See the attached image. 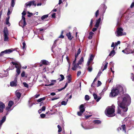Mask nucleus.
I'll return each mask as SVG.
<instances>
[{"label":"nucleus","instance_id":"nucleus-1","mask_svg":"<svg viewBox=\"0 0 134 134\" xmlns=\"http://www.w3.org/2000/svg\"><path fill=\"white\" fill-rule=\"evenodd\" d=\"M118 113L123 116L124 112L128 110L127 107L131 102V98L128 94H123L118 97Z\"/></svg>","mask_w":134,"mask_h":134},{"label":"nucleus","instance_id":"nucleus-2","mask_svg":"<svg viewBox=\"0 0 134 134\" xmlns=\"http://www.w3.org/2000/svg\"><path fill=\"white\" fill-rule=\"evenodd\" d=\"M123 90V88L122 86L120 85H117L115 87L112 89L110 94V96L111 97L116 96L120 93L122 92Z\"/></svg>","mask_w":134,"mask_h":134},{"label":"nucleus","instance_id":"nucleus-3","mask_svg":"<svg viewBox=\"0 0 134 134\" xmlns=\"http://www.w3.org/2000/svg\"><path fill=\"white\" fill-rule=\"evenodd\" d=\"M115 107L113 105L107 107L105 111L106 115L109 117L114 116L115 115Z\"/></svg>","mask_w":134,"mask_h":134},{"label":"nucleus","instance_id":"nucleus-4","mask_svg":"<svg viewBox=\"0 0 134 134\" xmlns=\"http://www.w3.org/2000/svg\"><path fill=\"white\" fill-rule=\"evenodd\" d=\"M14 50V49H6L4 51H2L0 53V57L4 55V54H9L11 53Z\"/></svg>","mask_w":134,"mask_h":134},{"label":"nucleus","instance_id":"nucleus-5","mask_svg":"<svg viewBox=\"0 0 134 134\" xmlns=\"http://www.w3.org/2000/svg\"><path fill=\"white\" fill-rule=\"evenodd\" d=\"M80 111L78 112L77 114L79 116H81L83 112L85 111V109L83 104L81 105L80 107Z\"/></svg>","mask_w":134,"mask_h":134},{"label":"nucleus","instance_id":"nucleus-6","mask_svg":"<svg viewBox=\"0 0 134 134\" xmlns=\"http://www.w3.org/2000/svg\"><path fill=\"white\" fill-rule=\"evenodd\" d=\"M52 52L55 55L58 54L59 53L61 52L60 51H61V49L59 48L56 47H55L54 49H52Z\"/></svg>","mask_w":134,"mask_h":134},{"label":"nucleus","instance_id":"nucleus-7","mask_svg":"<svg viewBox=\"0 0 134 134\" xmlns=\"http://www.w3.org/2000/svg\"><path fill=\"white\" fill-rule=\"evenodd\" d=\"M121 128L122 129V131H124V132L126 133V126L125 125H121V126L120 127H119L117 129V131L119 132L121 130Z\"/></svg>","mask_w":134,"mask_h":134},{"label":"nucleus","instance_id":"nucleus-8","mask_svg":"<svg viewBox=\"0 0 134 134\" xmlns=\"http://www.w3.org/2000/svg\"><path fill=\"white\" fill-rule=\"evenodd\" d=\"M134 52V49H131L130 48H127L125 49V54H129L132 53Z\"/></svg>","mask_w":134,"mask_h":134},{"label":"nucleus","instance_id":"nucleus-9","mask_svg":"<svg viewBox=\"0 0 134 134\" xmlns=\"http://www.w3.org/2000/svg\"><path fill=\"white\" fill-rule=\"evenodd\" d=\"M11 63L13 65L15 66V67L16 69H21V65L18 62H12Z\"/></svg>","mask_w":134,"mask_h":134},{"label":"nucleus","instance_id":"nucleus-10","mask_svg":"<svg viewBox=\"0 0 134 134\" xmlns=\"http://www.w3.org/2000/svg\"><path fill=\"white\" fill-rule=\"evenodd\" d=\"M76 58H75L74 60L73 61L72 63L73 66L72 68V69L73 70H75L77 68V63L76 64Z\"/></svg>","mask_w":134,"mask_h":134},{"label":"nucleus","instance_id":"nucleus-11","mask_svg":"<svg viewBox=\"0 0 134 134\" xmlns=\"http://www.w3.org/2000/svg\"><path fill=\"white\" fill-rule=\"evenodd\" d=\"M111 47H113L114 48H113V50L111 51V52H110V53L109 55V56H110L113 57L115 55V51L114 50V42L112 43L111 44Z\"/></svg>","mask_w":134,"mask_h":134},{"label":"nucleus","instance_id":"nucleus-12","mask_svg":"<svg viewBox=\"0 0 134 134\" xmlns=\"http://www.w3.org/2000/svg\"><path fill=\"white\" fill-rule=\"evenodd\" d=\"M134 126V121L132 120H130L128 121V123L127 126L129 127H133Z\"/></svg>","mask_w":134,"mask_h":134},{"label":"nucleus","instance_id":"nucleus-13","mask_svg":"<svg viewBox=\"0 0 134 134\" xmlns=\"http://www.w3.org/2000/svg\"><path fill=\"white\" fill-rule=\"evenodd\" d=\"M17 78L15 77L14 80L10 82V86L12 87L16 86L17 85Z\"/></svg>","mask_w":134,"mask_h":134},{"label":"nucleus","instance_id":"nucleus-14","mask_svg":"<svg viewBox=\"0 0 134 134\" xmlns=\"http://www.w3.org/2000/svg\"><path fill=\"white\" fill-rule=\"evenodd\" d=\"M94 58V56L92 54H91L90 57V58L89 59L87 62V66H89L90 62L93 60Z\"/></svg>","mask_w":134,"mask_h":134},{"label":"nucleus","instance_id":"nucleus-15","mask_svg":"<svg viewBox=\"0 0 134 134\" xmlns=\"http://www.w3.org/2000/svg\"><path fill=\"white\" fill-rule=\"evenodd\" d=\"M5 107V104L2 102L0 101V113H2L3 111V109Z\"/></svg>","mask_w":134,"mask_h":134},{"label":"nucleus","instance_id":"nucleus-16","mask_svg":"<svg viewBox=\"0 0 134 134\" xmlns=\"http://www.w3.org/2000/svg\"><path fill=\"white\" fill-rule=\"evenodd\" d=\"M22 19L23 20H21L19 23V24L22 23L23 24V26H24L26 25V22L25 18L24 16L22 15Z\"/></svg>","mask_w":134,"mask_h":134},{"label":"nucleus","instance_id":"nucleus-17","mask_svg":"<svg viewBox=\"0 0 134 134\" xmlns=\"http://www.w3.org/2000/svg\"><path fill=\"white\" fill-rule=\"evenodd\" d=\"M101 20V17L99 18L98 19L96 20V23L94 25L95 27H99Z\"/></svg>","mask_w":134,"mask_h":134},{"label":"nucleus","instance_id":"nucleus-18","mask_svg":"<svg viewBox=\"0 0 134 134\" xmlns=\"http://www.w3.org/2000/svg\"><path fill=\"white\" fill-rule=\"evenodd\" d=\"M93 96L94 97V99L95 100H96V101L97 102H99L100 100L101 99V97H100L98 98L97 95L96 94H93Z\"/></svg>","mask_w":134,"mask_h":134},{"label":"nucleus","instance_id":"nucleus-19","mask_svg":"<svg viewBox=\"0 0 134 134\" xmlns=\"http://www.w3.org/2000/svg\"><path fill=\"white\" fill-rule=\"evenodd\" d=\"M82 127L85 130L91 129H93L95 127L94 126H90L88 127H84L82 125Z\"/></svg>","mask_w":134,"mask_h":134},{"label":"nucleus","instance_id":"nucleus-20","mask_svg":"<svg viewBox=\"0 0 134 134\" xmlns=\"http://www.w3.org/2000/svg\"><path fill=\"white\" fill-rule=\"evenodd\" d=\"M10 18V16H9L7 17L6 19L5 20V23L7 25H8V26H10V24L9 23V20Z\"/></svg>","mask_w":134,"mask_h":134},{"label":"nucleus","instance_id":"nucleus-21","mask_svg":"<svg viewBox=\"0 0 134 134\" xmlns=\"http://www.w3.org/2000/svg\"><path fill=\"white\" fill-rule=\"evenodd\" d=\"M116 31L117 34H123V29L121 28H118Z\"/></svg>","mask_w":134,"mask_h":134},{"label":"nucleus","instance_id":"nucleus-22","mask_svg":"<svg viewBox=\"0 0 134 134\" xmlns=\"http://www.w3.org/2000/svg\"><path fill=\"white\" fill-rule=\"evenodd\" d=\"M101 122L99 120H96L93 121V123L94 125L100 124Z\"/></svg>","mask_w":134,"mask_h":134},{"label":"nucleus","instance_id":"nucleus-23","mask_svg":"<svg viewBox=\"0 0 134 134\" xmlns=\"http://www.w3.org/2000/svg\"><path fill=\"white\" fill-rule=\"evenodd\" d=\"M15 94L16 96L18 98L17 99L18 100H19L21 97V94L19 92H17V91H16L15 92Z\"/></svg>","mask_w":134,"mask_h":134},{"label":"nucleus","instance_id":"nucleus-24","mask_svg":"<svg viewBox=\"0 0 134 134\" xmlns=\"http://www.w3.org/2000/svg\"><path fill=\"white\" fill-rule=\"evenodd\" d=\"M68 82V83H70L71 82V75H68L67 76Z\"/></svg>","mask_w":134,"mask_h":134},{"label":"nucleus","instance_id":"nucleus-25","mask_svg":"<svg viewBox=\"0 0 134 134\" xmlns=\"http://www.w3.org/2000/svg\"><path fill=\"white\" fill-rule=\"evenodd\" d=\"M83 61V57H82L81 59H80L78 63H77V66H78L79 65L81 64L82 62Z\"/></svg>","mask_w":134,"mask_h":134},{"label":"nucleus","instance_id":"nucleus-26","mask_svg":"<svg viewBox=\"0 0 134 134\" xmlns=\"http://www.w3.org/2000/svg\"><path fill=\"white\" fill-rule=\"evenodd\" d=\"M35 35H36L40 39L42 40H44L42 34H38V35H37V34H35Z\"/></svg>","mask_w":134,"mask_h":134},{"label":"nucleus","instance_id":"nucleus-27","mask_svg":"<svg viewBox=\"0 0 134 134\" xmlns=\"http://www.w3.org/2000/svg\"><path fill=\"white\" fill-rule=\"evenodd\" d=\"M8 34H4V41H8Z\"/></svg>","mask_w":134,"mask_h":134},{"label":"nucleus","instance_id":"nucleus-28","mask_svg":"<svg viewBox=\"0 0 134 134\" xmlns=\"http://www.w3.org/2000/svg\"><path fill=\"white\" fill-rule=\"evenodd\" d=\"M23 46L22 47V49L24 51L25 50L26 48V45L25 42L24 41L22 43Z\"/></svg>","mask_w":134,"mask_h":134},{"label":"nucleus","instance_id":"nucleus-29","mask_svg":"<svg viewBox=\"0 0 134 134\" xmlns=\"http://www.w3.org/2000/svg\"><path fill=\"white\" fill-rule=\"evenodd\" d=\"M66 36H67V37L68 39L71 40H72V38H73V36H72L71 34H66Z\"/></svg>","mask_w":134,"mask_h":134},{"label":"nucleus","instance_id":"nucleus-30","mask_svg":"<svg viewBox=\"0 0 134 134\" xmlns=\"http://www.w3.org/2000/svg\"><path fill=\"white\" fill-rule=\"evenodd\" d=\"M20 69H16V72H17V74H16V77L20 74L21 72Z\"/></svg>","mask_w":134,"mask_h":134},{"label":"nucleus","instance_id":"nucleus-31","mask_svg":"<svg viewBox=\"0 0 134 134\" xmlns=\"http://www.w3.org/2000/svg\"><path fill=\"white\" fill-rule=\"evenodd\" d=\"M68 82L66 83L64 87L61 88V89H58V91L59 92V91H62V90L64 89H65L67 86V85H68Z\"/></svg>","mask_w":134,"mask_h":134},{"label":"nucleus","instance_id":"nucleus-32","mask_svg":"<svg viewBox=\"0 0 134 134\" xmlns=\"http://www.w3.org/2000/svg\"><path fill=\"white\" fill-rule=\"evenodd\" d=\"M41 62L43 64H47L48 63V62L45 60H41Z\"/></svg>","mask_w":134,"mask_h":134},{"label":"nucleus","instance_id":"nucleus-33","mask_svg":"<svg viewBox=\"0 0 134 134\" xmlns=\"http://www.w3.org/2000/svg\"><path fill=\"white\" fill-rule=\"evenodd\" d=\"M60 76L61 77V78H59L58 79V80H59V81H61L63 80L64 79V76L62 74L60 75Z\"/></svg>","mask_w":134,"mask_h":134},{"label":"nucleus","instance_id":"nucleus-34","mask_svg":"<svg viewBox=\"0 0 134 134\" xmlns=\"http://www.w3.org/2000/svg\"><path fill=\"white\" fill-rule=\"evenodd\" d=\"M4 34H8V31L7 27H5L3 30Z\"/></svg>","mask_w":134,"mask_h":134},{"label":"nucleus","instance_id":"nucleus-35","mask_svg":"<svg viewBox=\"0 0 134 134\" xmlns=\"http://www.w3.org/2000/svg\"><path fill=\"white\" fill-rule=\"evenodd\" d=\"M46 98L45 97H44L43 98H40L39 99H38L37 101V102H41L42 101L44 100Z\"/></svg>","mask_w":134,"mask_h":134},{"label":"nucleus","instance_id":"nucleus-36","mask_svg":"<svg viewBox=\"0 0 134 134\" xmlns=\"http://www.w3.org/2000/svg\"><path fill=\"white\" fill-rule=\"evenodd\" d=\"M66 60H67V62H68V64H69V67H68V71H69V70L70 69V63L69 60V59L68 58V56H67L66 57Z\"/></svg>","mask_w":134,"mask_h":134},{"label":"nucleus","instance_id":"nucleus-37","mask_svg":"<svg viewBox=\"0 0 134 134\" xmlns=\"http://www.w3.org/2000/svg\"><path fill=\"white\" fill-rule=\"evenodd\" d=\"M6 119V116H4L2 118V120H1L0 121L2 123H3L5 121Z\"/></svg>","mask_w":134,"mask_h":134},{"label":"nucleus","instance_id":"nucleus-38","mask_svg":"<svg viewBox=\"0 0 134 134\" xmlns=\"http://www.w3.org/2000/svg\"><path fill=\"white\" fill-rule=\"evenodd\" d=\"M68 99H67V100L66 101H63L61 102V104L63 105H65L67 104V102H68Z\"/></svg>","mask_w":134,"mask_h":134},{"label":"nucleus","instance_id":"nucleus-39","mask_svg":"<svg viewBox=\"0 0 134 134\" xmlns=\"http://www.w3.org/2000/svg\"><path fill=\"white\" fill-rule=\"evenodd\" d=\"M15 0H12L10 4L11 6L13 7H14L15 4Z\"/></svg>","mask_w":134,"mask_h":134},{"label":"nucleus","instance_id":"nucleus-40","mask_svg":"<svg viewBox=\"0 0 134 134\" xmlns=\"http://www.w3.org/2000/svg\"><path fill=\"white\" fill-rule=\"evenodd\" d=\"M13 102L12 101L10 100L9 101V103L8 104V106L11 107L13 104Z\"/></svg>","mask_w":134,"mask_h":134},{"label":"nucleus","instance_id":"nucleus-41","mask_svg":"<svg viewBox=\"0 0 134 134\" xmlns=\"http://www.w3.org/2000/svg\"><path fill=\"white\" fill-rule=\"evenodd\" d=\"M48 15H44L41 17V19L42 20H43L46 18L48 17Z\"/></svg>","mask_w":134,"mask_h":134},{"label":"nucleus","instance_id":"nucleus-42","mask_svg":"<svg viewBox=\"0 0 134 134\" xmlns=\"http://www.w3.org/2000/svg\"><path fill=\"white\" fill-rule=\"evenodd\" d=\"M104 62L105 63V64L104 66V69L102 70L103 71H104V70L107 69V65L108 64V63L106 61H105Z\"/></svg>","mask_w":134,"mask_h":134},{"label":"nucleus","instance_id":"nucleus-43","mask_svg":"<svg viewBox=\"0 0 134 134\" xmlns=\"http://www.w3.org/2000/svg\"><path fill=\"white\" fill-rule=\"evenodd\" d=\"M11 107L10 106H8V107H7L5 108V110L7 111H10L12 110V109H11Z\"/></svg>","mask_w":134,"mask_h":134},{"label":"nucleus","instance_id":"nucleus-44","mask_svg":"<svg viewBox=\"0 0 134 134\" xmlns=\"http://www.w3.org/2000/svg\"><path fill=\"white\" fill-rule=\"evenodd\" d=\"M30 3L31 4V5H34L35 6H36V3H35V1H30Z\"/></svg>","mask_w":134,"mask_h":134},{"label":"nucleus","instance_id":"nucleus-45","mask_svg":"<svg viewBox=\"0 0 134 134\" xmlns=\"http://www.w3.org/2000/svg\"><path fill=\"white\" fill-rule=\"evenodd\" d=\"M57 127H58V132L59 133L62 131V128H61V127L59 125H58L57 126Z\"/></svg>","mask_w":134,"mask_h":134},{"label":"nucleus","instance_id":"nucleus-46","mask_svg":"<svg viewBox=\"0 0 134 134\" xmlns=\"http://www.w3.org/2000/svg\"><path fill=\"white\" fill-rule=\"evenodd\" d=\"M90 98L88 95H86L85 96V99L86 100H89Z\"/></svg>","mask_w":134,"mask_h":134},{"label":"nucleus","instance_id":"nucleus-47","mask_svg":"<svg viewBox=\"0 0 134 134\" xmlns=\"http://www.w3.org/2000/svg\"><path fill=\"white\" fill-rule=\"evenodd\" d=\"M99 12L98 10H97L95 13V16L97 18L98 17V16L99 15Z\"/></svg>","mask_w":134,"mask_h":134},{"label":"nucleus","instance_id":"nucleus-48","mask_svg":"<svg viewBox=\"0 0 134 134\" xmlns=\"http://www.w3.org/2000/svg\"><path fill=\"white\" fill-rule=\"evenodd\" d=\"M55 41H56L54 42V43L52 47V49H54L55 48V47H56V42H55Z\"/></svg>","mask_w":134,"mask_h":134},{"label":"nucleus","instance_id":"nucleus-49","mask_svg":"<svg viewBox=\"0 0 134 134\" xmlns=\"http://www.w3.org/2000/svg\"><path fill=\"white\" fill-rule=\"evenodd\" d=\"M30 3H31L30 2V1H29V2H28L27 3H26L25 4L26 6L27 7L28 6H30L31 5Z\"/></svg>","mask_w":134,"mask_h":134},{"label":"nucleus","instance_id":"nucleus-50","mask_svg":"<svg viewBox=\"0 0 134 134\" xmlns=\"http://www.w3.org/2000/svg\"><path fill=\"white\" fill-rule=\"evenodd\" d=\"M23 84L24 86L28 88L29 87L28 85L26 82H24L23 83Z\"/></svg>","mask_w":134,"mask_h":134},{"label":"nucleus","instance_id":"nucleus-51","mask_svg":"<svg viewBox=\"0 0 134 134\" xmlns=\"http://www.w3.org/2000/svg\"><path fill=\"white\" fill-rule=\"evenodd\" d=\"M25 72L24 71H23L22 72L21 74V76L22 77H23L25 76Z\"/></svg>","mask_w":134,"mask_h":134},{"label":"nucleus","instance_id":"nucleus-52","mask_svg":"<svg viewBox=\"0 0 134 134\" xmlns=\"http://www.w3.org/2000/svg\"><path fill=\"white\" fill-rule=\"evenodd\" d=\"M93 21V19H92L91 20L90 23V27H91L92 26Z\"/></svg>","mask_w":134,"mask_h":134},{"label":"nucleus","instance_id":"nucleus-53","mask_svg":"<svg viewBox=\"0 0 134 134\" xmlns=\"http://www.w3.org/2000/svg\"><path fill=\"white\" fill-rule=\"evenodd\" d=\"M73 33L74 34L78 33V32L76 31V27L74 28V30H73Z\"/></svg>","mask_w":134,"mask_h":134},{"label":"nucleus","instance_id":"nucleus-54","mask_svg":"<svg viewBox=\"0 0 134 134\" xmlns=\"http://www.w3.org/2000/svg\"><path fill=\"white\" fill-rule=\"evenodd\" d=\"M11 14V12L10 9H8V11L7 14V15L8 16H9V15Z\"/></svg>","mask_w":134,"mask_h":134},{"label":"nucleus","instance_id":"nucleus-55","mask_svg":"<svg viewBox=\"0 0 134 134\" xmlns=\"http://www.w3.org/2000/svg\"><path fill=\"white\" fill-rule=\"evenodd\" d=\"M46 116V115L44 114H42L40 115L41 117L42 118H44Z\"/></svg>","mask_w":134,"mask_h":134},{"label":"nucleus","instance_id":"nucleus-56","mask_svg":"<svg viewBox=\"0 0 134 134\" xmlns=\"http://www.w3.org/2000/svg\"><path fill=\"white\" fill-rule=\"evenodd\" d=\"M93 34H89V35L88 37V38L89 39H91L92 38L93 36Z\"/></svg>","mask_w":134,"mask_h":134},{"label":"nucleus","instance_id":"nucleus-57","mask_svg":"<svg viewBox=\"0 0 134 134\" xmlns=\"http://www.w3.org/2000/svg\"><path fill=\"white\" fill-rule=\"evenodd\" d=\"M102 84V83L101 82L99 81H98L97 83V86L98 87L100 86Z\"/></svg>","mask_w":134,"mask_h":134},{"label":"nucleus","instance_id":"nucleus-58","mask_svg":"<svg viewBox=\"0 0 134 134\" xmlns=\"http://www.w3.org/2000/svg\"><path fill=\"white\" fill-rule=\"evenodd\" d=\"M126 34H116V36L118 37H119L121 36H122L124 35H125Z\"/></svg>","mask_w":134,"mask_h":134},{"label":"nucleus","instance_id":"nucleus-59","mask_svg":"<svg viewBox=\"0 0 134 134\" xmlns=\"http://www.w3.org/2000/svg\"><path fill=\"white\" fill-rule=\"evenodd\" d=\"M29 106L30 107H31L32 106L33 104L32 103H30V102L29 100Z\"/></svg>","mask_w":134,"mask_h":134},{"label":"nucleus","instance_id":"nucleus-60","mask_svg":"<svg viewBox=\"0 0 134 134\" xmlns=\"http://www.w3.org/2000/svg\"><path fill=\"white\" fill-rule=\"evenodd\" d=\"M88 67L87 68V69H88V71L89 72H91L92 70V68H90L89 66H88Z\"/></svg>","mask_w":134,"mask_h":134},{"label":"nucleus","instance_id":"nucleus-61","mask_svg":"<svg viewBox=\"0 0 134 134\" xmlns=\"http://www.w3.org/2000/svg\"><path fill=\"white\" fill-rule=\"evenodd\" d=\"M41 109L42 111H44L45 110L46 107L45 106H43Z\"/></svg>","mask_w":134,"mask_h":134},{"label":"nucleus","instance_id":"nucleus-62","mask_svg":"<svg viewBox=\"0 0 134 134\" xmlns=\"http://www.w3.org/2000/svg\"><path fill=\"white\" fill-rule=\"evenodd\" d=\"M101 73H102V72L101 71H99V72L97 76V77H98L99 76H100V74Z\"/></svg>","mask_w":134,"mask_h":134},{"label":"nucleus","instance_id":"nucleus-63","mask_svg":"<svg viewBox=\"0 0 134 134\" xmlns=\"http://www.w3.org/2000/svg\"><path fill=\"white\" fill-rule=\"evenodd\" d=\"M134 7V2H133L131 5L130 8H132Z\"/></svg>","mask_w":134,"mask_h":134},{"label":"nucleus","instance_id":"nucleus-64","mask_svg":"<svg viewBox=\"0 0 134 134\" xmlns=\"http://www.w3.org/2000/svg\"><path fill=\"white\" fill-rule=\"evenodd\" d=\"M81 52V51L80 48H79L78 50L77 54V55H79Z\"/></svg>","mask_w":134,"mask_h":134}]
</instances>
